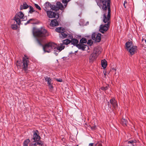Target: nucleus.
Wrapping results in <instances>:
<instances>
[{
  "label": "nucleus",
  "instance_id": "obj_20",
  "mask_svg": "<svg viewBox=\"0 0 146 146\" xmlns=\"http://www.w3.org/2000/svg\"><path fill=\"white\" fill-rule=\"evenodd\" d=\"M67 36V35L66 33L64 31L59 34L60 37L62 38L66 37Z\"/></svg>",
  "mask_w": 146,
  "mask_h": 146
},
{
  "label": "nucleus",
  "instance_id": "obj_41",
  "mask_svg": "<svg viewBox=\"0 0 146 146\" xmlns=\"http://www.w3.org/2000/svg\"><path fill=\"white\" fill-rule=\"evenodd\" d=\"M127 2L126 1H125L124 3H123V5L124 6V7H125V8H126V7L125 6V4H127Z\"/></svg>",
  "mask_w": 146,
  "mask_h": 146
},
{
  "label": "nucleus",
  "instance_id": "obj_42",
  "mask_svg": "<svg viewBox=\"0 0 146 146\" xmlns=\"http://www.w3.org/2000/svg\"><path fill=\"white\" fill-rule=\"evenodd\" d=\"M93 145V143H90L89 144L88 146H92Z\"/></svg>",
  "mask_w": 146,
  "mask_h": 146
},
{
  "label": "nucleus",
  "instance_id": "obj_25",
  "mask_svg": "<svg viewBox=\"0 0 146 146\" xmlns=\"http://www.w3.org/2000/svg\"><path fill=\"white\" fill-rule=\"evenodd\" d=\"M64 28L60 27L59 28H57L56 29V31L57 32H58L60 33H61L62 31H64Z\"/></svg>",
  "mask_w": 146,
  "mask_h": 146
},
{
  "label": "nucleus",
  "instance_id": "obj_47",
  "mask_svg": "<svg viewBox=\"0 0 146 146\" xmlns=\"http://www.w3.org/2000/svg\"><path fill=\"white\" fill-rule=\"evenodd\" d=\"M104 74L105 75H106V73H104Z\"/></svg>",
  "mask_w": 146,
  "mask_h": 146
},
{
  "label": "nucleus",
  "instance_id": "obj_4",
  "mask_svg": "<svg viewBox=\"0 0 146 146\" xmlns=\"http://www.w3.org/2000/svg\"><path fill=\"white\" fill-rule=\"evenodd\" d=\"M110 0H98L97 3L100 8L103 11H106L108 10V6L110 7Z\"/></svg>",
  "mask_w": 146,
  "mask_h": 146
},
{
  "label": "nucleus",
  "instance_id": "obj_1",
  "mask_svg": "<svg viewBox=\"0 0 146 146\" xmlns=\"http://www.w3.org/2000/svg\"><path fill=\"white\" fill-rule=\"evenodd\" d=\"M70 43V40L68 39L64 40L62 43L58 45L57 44L52 42H50L43 46V49L45 52H49L53 50L54 51L60 52L65 48L64 44L68 45Z\"/></svg>",
  "mask_w": 146,
  "mask_h": 146
},
{
  "label": "nucleus",
  "instance_id": "obj_5",
  "mask_svg": "<svg viewBox=\"0 0 146 146\" xmlns=\"http://www.w3.org/2000/svg\"><path fill=\"white\" fill-rule=\"evenodd\" d=\"M127 50L131 55L134 54L137 50V46L133 45L131 42H128L125 44Z\"/></svg>",
  "mask_w": 146,
  "mask_h": 146
},
{
  "label": "nucleus",
  "instance_id": "obj_35",
  "mask_svg": "<svg viewBox=\"0 0 146 146\" xmlns=\"http://www.w3.org/2000/svg\"><path fill=\"white\" fill-rule=\"evenodd\" d=\"M29 146H37L35 142L31 143L29 145Z\"/></svg>",
  "mask_w": 146,
  "mask_h": 146
},
{
  "label": "nucleus",
  "instance_id": "obj_9",
  "mask_svg": "<svg viewBox=\"0 0 146 146\" xmlns=\"http://www.w3.org/2000/svg\"><path fill=\"white\" fill-rule=\"evenodd\" d=\"M101 35L100 34L98 33L97 34L95 33L92 34V38L96 42H99L101 40Z\"/></svg>",
  "mask_w": 146,
  "mask_h": 146
},
{
  "label": "nucleus",
  "instance_id": "obj_49",
  "mask_svg": "<svg viewBox=\"0 0 146 146\" xmlns=\"http://www.w3.org/2000/svg\"><path fill=\"white\" fill-rule=\"evenodd\" d=\"M76 146H79L78 145H77Z\"/></svg>",
  "mask_w": 146,
  "mask_h": 146
},
{
  "label": "nucleus",
  "instance_id": "obj_14",
  "mask_svg": "<svg viewBox=\"0 0 146 146\" xmlns=\"http://www.w3.org/2000/svg\"><path fill=\"white\" fill-rule=\"evenodd\" d=\"M77 47L80 49H82V50H84L87 47H88V46L85 44H78L77 45Z\"/></svg>",
  "mask_w": 146,
  "mask_h": 146
},
{
  "label": "nucleus",
  "instance_id": "obj_45",
  "mask_svg": "<svg viewBox=\"0 0 146 146\" xmlns=\"http://www.w3.org/2000/svg\"><path fill=\"white\" fill-rule=\"evenodd\" d=\"M54 54H56V55L57 56V55L58 54L56 52H54Z\"/></svg>",
  "mask_w": 146,
  "mask_h": 146
},
{
  "label": "nucleus",
  "instance_id": "obj_33",
  "mask_svg": "<svg viewBox=\"0 0 146 146\" xmlns=\"http://www.w3.org/2000/svg\"><path fill=\"white\" fill-rule=\"evenodd\" d=\"M136 143L135 140V141L132 140L131 141H128V143H131L132 144H133V143ZM132 145L134 146L135 145H133V144H132Z\"/></svg>",
  "mask_w": 146,
  "mask_h": 146
},
{
  "label": "nucleus",
  "instance_id": "obj_37",
  "mask_svg": "<svg viewBox=\"0 0 146 146\" xmlns=\"http://www.w3.org/2000/svg\"><path fill=\"white\" fill-rule=\"evenodd\" d=\"M101 89L103 90H105L107 89V86H106V87H101Z\"/></svg>",
  "mask_w": 146,
  "mask_h": 146
},
{
  "label": "nucleus",
  "instance_id": "obj_43",
  "mask_svg": "<svg viewBox=\"0 0 146 146\" xmlns=\"http://www.w3.org/2000/svg\"><path fill=\"white\" fill-rule=\"evenodd\" d=\"M33 20V19H30L29 21H27V23H29L30 22V21L31 20Z\"/></svg>",
  "mask_w": 146,
  "mask_h": 146
},
{
  "label": "nucleus",
  "instance_id": "obj_2",
  "mask_svg": "<svg viewBox=\"0 0 146 146\" xmlns=\"http://www.w3.org/2000/svg\"><path fill=\"white\" fill-rule=\"evenodd\" d=\"M108 14L107 16L106 13H104L103 15V21L105 23H107L104 25H101L100 26L99 31L102 33L106 32L109 27V25L110 24V13L111 9L108 6Z\"/></svg>",
  "mask_w": 146,
  "mask_h": 146
},
{
  "label": "nucleus",
  "instance_id": "obj_3",
  "mask_svg": "<svg viewBox=\"0 0 146 146\" xmlns=\"http://www.w3.org/2000/svg\"><path fill=\"white\" fill-rule=\"evenodd\" d=\"M33 34L35 36L37 37H45L49 35L48 33L46 30L43 28L33 31Z\"/></svg>",
  "mask_w": 146,
  "mask_h": 146
},
{
  "label": "nucleus",
  "instance_id": "obj_15",
  "mask_svg": "<svg viewBox=\"0 0 146 146\" xmlns=\"http://www.w3.org/2000/svg\"><path fill=\"white\" fill-rule=\"evenodd\" d=\"M58 25V23L56 19H54L52 20L50 24V25L51 26L54 27L57 26Z\"/></svg>",
  "mask_w": 146,
  "mask_h": 146
},
{
  "label": "nucleus",
  "instance_id": "obj_46",
  "mask_svg": "<svg viewBox=\"0 0 146 146\" xmlns=\"http://www.w3.org/2000/svg\"><path fill=\"white\" fill-rule=\"evenodd\" d=\"M96 127V126H94V128H93V129H95V127Z\"/></svg>",
  "mask_w": 146,
  "mask_h": 146
},
{
  "label": "nucleus",
  "instance_id": "obj_23",
  "mask_svg": "<svg viewBox=\"0 0 146 146\" xmlns=\"http://www.w3.org/2000/svg\"><path fill=\"white\" fill-rule=\"evenodd\" d=\"M44 78L45 81L47 82V84L48 85L50 84H51L52 80L50 78L46 77H44Z\"/></svg>",
  "mask_w": 146,
  "mask_h": 146
},
{
  "label": "nucleus",
  "instance_id": "obj_29",
  "mask_svg": "<svg viewBox=\"0 0 146 146\" xmlns=\"http://www.w3.org/2000/svg\"><path fill=\"white\" fill-rule=\"evenodd\" d=\"M29 7V13H32L33 12L35 11V10H34L33 7L31 6H30Z\"/></svg>",
  "mask_w": 146,
  "mask_h": 146
},
{
  "label": "nucleus",
  "instance_id": "obj_34",
  "mask_svg": "<svg viewBox=\"0 0 146 146\" xmlns=\"http://www.w3.org/2000/svg\"><path fill=\"white\" fill-rule=\"evenodd\" d=\"M35 6L36 8L37 9H38L39 10H40L41 9L40 7L37 4H35Z\"/></svg>",
  "mask_w": 146,
  "mask_h": 146
},
{
  "label": "nucleus",
  "instance_id": "obj_26",
  "mask_svg": "<svg viewBox=\"0 0 146 146\" xmlns=\"http://www.w3.org/2000/svg\"><path fill=\"white\" fill-rule=\"evenodd\" d=\"M30 142V141L29 139L25 140L23 143V146H28V144Z\"/></svg>",
  "mask_w": 146,
  "mask_h": 146
},
{
  "label": "nucleus",
  "instance_id": "obj_24",
  "mask_svg": "<svg viewBox=\"0 0 146 146\" xmlns=\"http://www.w3.org/2000/svg\"><path fill=\"white\" fill-rule=\"evenodd\" d=\"M36 141L35 142L37 146H43L44 145V142L43 141L39 140Z\"/></svg>",
  "mask_w": 146,
  "mask_h": 146
},
{
  "label": "nucleus",
  "instance_id": "obj_44",
  "mask_svg": "<svg viewBox=\"0 0 146 146\" xmlns=\"http://www.w3.org/2000/svg\"><path fill=\"white\" fill-rule=\"evenodd\" d=\"M108 107H110V108H111V106H110V105L109 104V102H108Z\"/></svg>",
  "mask_w": 146,
  "mask_h": 146
},
{
  "label": "nucleus",
  "instance_id": "obj_16",
  "mask_svg": "<svg viewBox=\"0 0 146 146\" xmlns=\"http://www.w3.org/2000/svg\"><path fill=\"white\" fill-rule=\"evenodd\" d=\"M29 7L28 5L26 3L24 2L23 3V5H20V10L25 9L28 8Z\"/></svg>",
  "mask_w": 146,
  "mask_h": 146
},
{
  "label": "nucleus",
  "instance_id": "obj_32",
  "mask_svg": "<svg viewBox=\"0 0 146 146\" xmlns=\"http://www.w3.org/2000/svg\"><path fill=\"white\" fill-rule=\"evenodd\" d=\"M102 145L101 143L97 142H96L95 146H102Z\"/></svg>",
  "mask_w": 146,
  "mask_h": 146
},
{
  "label": "nucleus",
  "instance_id": "obj_22",
  "mask_svg": "<svg viewBox=\"0 0 146 146\" xmlns=\"http://www.w3.org/2000/svg\"><path fill=\"white\" fill-rule=\"evenodd\" d=\"M93 52L96 54L97 56L101 53V51L100 50V49L96 48H95L94 49Z\"/></svg>",
  "mask_w": 146,
  "mask_h": 146
},
{
  "label": "nucleus",
  "instance_id": "obj_48",
  "mask_svg": "<svg viewBox=\"0 0 146 146\" xmlns=\"http://www.w3.org/2000/svg\"><path fill=\"white\" fill-rule=\"evenodd\" d=\"M145 42H146V39L145 40Z\"/></svg>",
  "mask_w": 146,
  "mask_h": 146
},
{
  "label": "nucleus",
  "instance_id": "obj_40",
  "mask_svg": "<svg viewBox=\"0 0 146 146\" xmlns=\"http://www.w3.org/2000/svg\"><path fill=\"white\" fill-rule=\"evenodd\" d=\"M56 80L59 82H62V79L59 78V79H56Z\"/></svg>",
  "mask_w": 146,
  "mask_h": 146
},
{
  "label": "nucleus",
  "instance_id": "obj_8",
  "mask_svg": "<svg viewBox=\"0 0 146 146\" xmlns=\"http://www.w3.org/2000/svg\"><path fill=\"white\" fill-rule=\"evenodd\" d=\"M65 7L63 6L62 4L60 2H57L56 3V5H54L52 7V10H58L59 9L63 10L65 8Z\"/></svg>",
  "mask_w": 146,
  "mask_h": 146
},
{
  "label": "nucleus",
  "instance_id": "obj_28",
  "mask_svg": "<svg viewBox=\"0 0 146 146\" xmlns=\"http://www.w3.org/2000/svg\"><path fill=\"white\" fill-rule=\"evenodd\" d=\"M80 42L81 43H85L87 42V40L85 38H82L80 40Z\"/></svg>",
  "mask_w": 146,
  "mask_h": 146
},
{
  "label": "nucleus",
  "instance_id": "obj_13",
  "mask_svg": "<svg viewBox=\"0 0 146 146\" xmlns=\"http://www.w3.org/2000/svg\"><path fill=\"white\" fill-rule=\"evenodd\" d=\"M110 102L114 108L116 110L117 108V104L115 100L114 99H111L110 100Z\"/></svg>",
  "mask_w": 146,
  "mask_h": 146
},
{
  "label": "nucleus",
  "instance_id": "obj_19",
  "mask_svg": "<svg viewBox=\"0 0 146 146\" xmlns=\"http://www.w3.org/2000/svg\"><path fill=\"white\" fill-rule=\"evenodd\" d=\"M121 123L122 125L124 126H127V121L123 117L121 119Z\"/></svg>",
  "mask_w": 146,
  "mask_h": 146
},
{
  "label": "nucleus",
  "instance_id": "obj_10",
  "mask_svg": "<svg viewBox=\"0 0 146 146\" xmlns=\"http://www.w3.org/2000/svg\"><path fill=\"white\" fill-rule=\"evenodd\" d=\"M48 17L50 18H58L59 14L58 13H55L54 12L50 11H46Z\"/></svg>",
  "mask_w": 146,
  "mask_h": 146
},
{
  "label": "nucleus",
  "instance_id": "obj_38",
  "mask_svg": "<svg viewBox=\"0 0 146 146\" xmlns=\"http://www.w3.org/2000/svg\"><path fill=\"white\" fill-rule=\"evenodd\" d=\"M36 40H37V41L38 42V44L40 45H41L42 46V44L41 43V41H40L37 38L36 39Z\"/></svg>",
  "mask_w": 146,
  "mask_h": 146
},
{
  "label": "nucleus",
  "instance_id": "obj_17",
  "mask_svg": "<svg viewBox=\"0 0 146 146\" xmlns=\"http://www.w3.org/2000/svg\"><path fill=\"white\" fill-rule=\"evenodd\" d=\"M97 56L94 52L89 57V60L90 61H92L96 58Z\"/></svg>",
  "mask_w": 146,
  "mask_h": 146
},
{
  "label": "nucleus",
  "instance_id": "obj_39",
  "mask_svg": "<svg viewBox=\"0 0 146 146\" xmlns=\"http://www.w3.org/2000/svg\"><path fill=\"white\" fill-rule=\"evenodd\" d=\"M49 88H50V89H53V87L52 85L51 84H48V85Z\"/></svg>",
  "mask_w": 146,
  "mask_h": 146
},
{
  "label": "nucleus",
  "instance_id": "obj_12",
  "mask_svg": "<svg viewBox=\"0 0 146 146\" xmlns=\"http://www.w3.org/2000/svg\"><path fill=\"white\" fill-rule=\"evenodd\" d=\"M54 5H51V4L49 3H46L43 5L44 9L45 11H47L49 9V8H51V9L52 10V6H54Z\"/></svg>",
  "mask_w": 146,
  "mask_h": 146
},
{
  "label": "nucleus",
  "instance_id": "obj_27",
  "mask_svg": "<svg viewBox=\"0 0 146 146\" xmlns=\"http://www.w3.org/2000/svg\"><path fill=\"white\" fill-rule=\"evenodd\" d=\"M70 0H62V2L64 4V6L65 7L67 4L70 1Z\"/></svg>",
  "mask_w": 146,
  "mask_h": 146
},
{
  "label": "nucleus",
  "instance_id": "obj_7",
  "mask_svg": "<svg viewBox=\"0 0 146 146\" xmlns=\"http://www.w3.org/2000/svg\"><path fill=\"white\" fill-rule=\"evenodd\" d=\"M22 65L23 70L25 72H28V66L29 65V61L28 58L26 55H24V57L23 58Z\"/></svg>",
  "mask_w": 146,
  "mask_h": 146
},
{
  "label": "nucleus",
  "instance_id": "obj_21",
  "mask_svg": "<svg viewBox=\"0 0 146 146\" xmlns=\"http://www.w3.org/2000/svg\"><path fill=\"white\" fill-rule=\"evenodd\" d=\"M102 66L104 68H106L107 66V61L105 60H102L101 61Z\"/></svg>",
  "mask_w": 146,
  "mask_h": 146
},
{
  "label": "nucleus",
  "instance_id": "obj_36",
  "mask_svg": "<svg viewBox=\"0 0 146 146\" xmlns=\"http://www.w3.org/2000/svg\"><path fill=\"white\" fill-rule=\"evenodd\" d=\"M92 40H88L87 42L88 44L90 45V46L92 44Z\"/></svg>",
  "mask_w": 146,
  "mask_h": 146
},
{
  "label": "nucleus",
  "instance_id": "obj_31",
  "mask_svg": "<svg viewBox=\"0 0 146 146\" xmlns=\"http://www.w3.org/2000/svg\"><path fill=\"white\" fill-rule=\"evenodd\" d=\"M17 26L16 25H12L11 26V28L13 30H16L17 28Z\"/></svg>",
  "mask_w": 146,
  "mask_h": 146
},
{
  "label": "nucleus",
  "instance_id": "obj_6",
  "mask_svg": "<svg viewBox=\"0 0 146 146\" xmlns=\"http://www.w3.org/2000/svg\"><path fill=\"white\" fill-rule=\"evenodd\" d=\"M14 20L16 21L17 23L19 25L21 24V21H25L27 19L26 16H24L23 13L20 11L15 15L14 17Z\"/></svg>",
  "mask_w": 146,
  "mask_h": 146
},
{
  "label": "nucleus",
  "instance_id": "obj_18",
  "mask_svg": "<svg viewBox=\"0 0 146 146\" xmlns=\"http://www.w3.org/2000/svg\"><path fill=\"white\" fill-rule=\"evenodd\" d=\"M78 42V40L75 38L72 39L70 40V43H71L72 44H73L74 46L76 45V46Z\"/></svg>",
  "mask_w": 146,
  "mask_h": 146
},
{
  "label": "nucleus",
  "instance_id": "obj_11",
  "mask_svg": "<svg viewBox=\"0 0 146 146\" xmlns=\"http://www.w3.org/2000/svg\"><path fill=\"white\" fill-rule=\"evenodd\" d=\"M33 139L34 141H38L40 139L41 137L40 136L38 135V130L33 131Z\"/></svg>",
  "mask_w": 146,
  "mask_h": 146
},
{
  "label": "nucleus",
  "instance_id": "obj_30",
  "mask_svg": "<svg viewBox=\"0 0 146 146\" xmlns=\"http://www.w3.org/2000/svg\"><path fill=\"white\" fill-rule=\"evenodd\" d=\"M16 64L17 66H19V67H20L21 66L22 62L21 61H17L16 63Z\"/></svg>",
  "mask_w": 146,
  "mask_h": 146
}]
</instances>
